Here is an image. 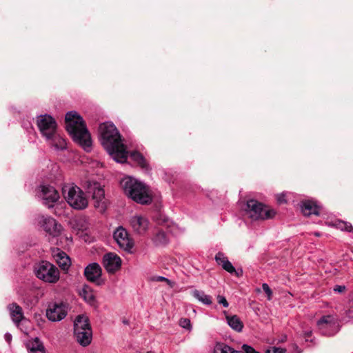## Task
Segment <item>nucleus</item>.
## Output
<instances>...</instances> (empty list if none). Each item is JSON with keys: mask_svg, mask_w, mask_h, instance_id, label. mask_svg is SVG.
Masks as SVG:
<instances>
[{"mask_svg": "<svg viewBox=\"0 0 353 353\" xmlns=\"http://www.w3.org/2000/svg\"><path fill=\"white\" fill-rule=\"evenodd\" d=\"M276 199L279 203H286L285 195L284 194H278Z\"/></svg>", "mask_w": 353, "mask_h": 353, "instance_id": "58836bf2", "label": "nucleus"}, {"mask_svg": "<svg viewBox=\"0 0 353 353\" xmlns=\"http://www.w3.org/2000/svg\"><path fill=\"white\" fill-rule=\"evenodd\" d=\"M335 226L342 231L353 233V226L350 223L343 221H337L335 223Z\"/></svg>", "mask_w": 353, "mask_h": 353, "instance_id": "c756f323", "label": "nucleus"}, {"mask_svg": "<svg viewBox=\"0 0 353 353\" xmlns=\"http://www.w3.org/2000/svg\"><path fill=\"white\" fill-rule=\"evenodd\" d=\"M37 196L42 203L48 208H53L60 198L58 191L53 186L46 184L39 187Z\"/></svg>", "mask_w": 353, "mask_h": 353, "instance_id": "9d476101", "label": "nucleus"}, {"mask_svg": "<svg viewBox=\"0 0 353 353\" xmlns=\"http://www.w3.org/2000/svg\"><path fill=\"white\" fill-rule=\"evenodd\" d=\"M262 289L264 291V292L267 294L268 299V300H271L272 295V291L270 289V288L269 287L268 284L265 283H263L262 284Z\"/></svg>", "mask_w": 353, "mask_h": 353, "instance_id": "72a5a7b5", "label": "nucleus"}, {"mask_svg": "<svg viewBox=\"0 0 353 353\" xmlns=\"http://www.w3.org/2000/svg\"><path fill=\"white\" fill-rule=\"evenodd\" d=\"M214 353H243L240 351L234 350L230 346L226 344H218L214 348Z\"/></svg>", "mask_w": 353, "mask_h": 353, "instance_id": "cd10ccee", "label": "nucleus"}, {"mask_svg": "<svg viewBox=\"0 0 353 353\" xmlns=\"http://www.w3.org/2000/svg\"><path fill=\"white\" fill-rule=\"evenodd\" d=\"M244 210L248 216L254 221L272 219L276 214L274 210L255 199L248 200Z\"/></svg>", "mask_w": 353, "mask_h": 353, "instance_id": "0eeeda50", "label": "nucleus"}, {"mask_svg": "<svg viewBox=\"0 0 353 353\" xmlns=\"http://www.w3.org/2000/svg\"><path fill=\"white\" fill-rule=\"evenodd\" d=\"M103 263L108 272L114 273L121 268V259L117 254L109 252L104 255Z\"/></svg>", "mask_w": 353, "mask_h": 353, "instance_id": "2eb2a0df", "label": "nucleus"}, {"mask_svg": "<svg viewBox=\"0 0 353 353\" xmlns=\"http://www.w3.org/2000/svg\"><path fill=\"white\" fill-rule=\"evenodd\" d=\"M68 305L63 302L50 303L46 310V317L52 322L63 320L68 314Z\"/></svg>", "mask_w": 353, "mask_h": 353, "instance_id": "9b49d317", "label": "nucleus"}, {"mask_svg": "<svg viewBox=\"0 0 353 353\" xmlns=\"http://www.w3.org/2000/svg\"><path fill=\"white\" fill-rule=\"evenodd\" d=\"M352 319H353V299L350 301L347 308L342 314L341 321L348 322Z\"/></svg>", "mask_w": 353, "mask_h": 353, "instance_id": "c85d7f7f", "label": "nucleus"}, {"mask_svg": "<svg viewBox=\"0 0 353 353\" xmlns=\"http://www.w3.org/2000/svg\"><path fill=\"white\" fill-rule=\"evenodd\" d=\"M62 194L68 205L75 210H84L88 205V199L84 192L74 183L64 184Z\"/></svg>", "mask_w": 353, "mask_h": 353, "instance_id": "39448f33", "label": "nucleus"}, {"mask_svg": "<svg viewBox=\"0 0 353 353\" xmlns=\"http://www.w3.org/2000/svg\"><path fill=\"white\" fill-rule=\"evenodd\" d=\"M130 224L135 232L142 234L148 230L149 221L143 216L134 215L130 219Z\"/></svg>", "mask_w": 353, "mask_h": 353, "instance_id": "dca6fc26", "label": "nucleus"}, {"mask_svg": "<svg viewBox=\"0 0 353 353\" xmlns=\"http://www.w3.org/2000/svg\"><path fill=\"white\" fill-rule=\"evenodd\" d=\"M34 353H46V350H40V351H35Z\"/></svg>", "mask_w": 353, "mask_h": 353, "instance_id": "37998d69", "label": "nucleus"}, {"mask_svg": "<svg viewBox=\"0 0 353 353\" xmlns=\"http://www.w3.org/2000/svg\"><path fill=\"white\" fill-rule=\"evenodd\" d=\"M234 274H235V275L238 277L242 276L243 274V270L241 269H239V270H236L235 269V272H234Z\"/></svg>", "mask_w": 353, "mask_h": 353, "instance_id": "79ce46f5", "label": "nucleus"}, {"mask_svg": "<svg viewBox=\"0 0 353 353\" xmlns=\"http://www.w3.org/2000/svg\"><path fill=\"white\" fill-rule=\"evenodd\" d=\"M130 159L136 162L141 168L144 169L148 168V164L144 157L137 151H133L130 153Z\"/></svg>", "mask_w": 353, "mask_h": 353, "instance_id": "bb28decb", "label": "nucleus"}, {"mask_svg": "<svg viewBox=\"0 0 353 353\" xmlns=\"http://www.w3.org/2000/svg\"><path fill=\"white\" fill-rule=\"evenodd\" d=\"M152 241L157 246L165 245L168 243L169 241L166 233L162 230H159L155 234Z\"/></svg>", "mask_w": 353, "mask_h": 353, "instance_id": "a878e982", "label": "nucleus"}, {"mask_svg": "<svg viewBox=\"0 0 353 353\" xmlns=\"http://www.w3.org/2000/svg\"><path fill=\"white\" fill-rule=\"evenodd\" d=\"M242 349L244 351V353H259L256 352L252 347L245 344L242 346Z\"/></svg>", "mask_w": 353, "mask_h": 353, "instance_id": "e433bc0d", "label": "nucleus"}, {"mask_svg": "<svg viewBox=\"0 0 353 353\" xmlns=\"http://www.w3.org/2000/svg\"><path fill=\"white\" fill-rule=\"evenodd\" d=\"M192 296L203 305H210L212 304V296L206 294L203 291L194 290L192 292Z\"/></svg>", "mask_w": 353, "mask_h": 353, "instance_id": "5701e85b", "label": "nucleus"}, {"mask_svg": "<svg viewBox=\"0 0 353 353\" xmlns=\"http://www.w3.org/2000/svg\"><path fill=\"white\" fill-rule=\"evenodd\" d=\"M74 336L83 347L89 345L92 339V331L88 318L83 314L78 315L74 321Z\"/></svg>", "mask_w": 353, "mask_h": 353, "instance_id": "423d86ee", "label": "nucleus"}, {"mask_svg": "<svg viewBox=\"0 0 353 353\" xmlns=\"http://www.w3.org/2000/svg\"><path fill=\"white\" fill-rule=\"evenodd\" d=\"M301 208L303 214L305 216H309L312 214H319L320 206L318 205L316 202L314 201L307 200L303 201L301 205Z\"/></svg>", "mask_w": 353, "mask_h": 353, "instance_id": "aec40b11", "label": "nucleus"}, {"mask_svg": "<svg viewBox=\"0 0 353 353\" xmlns=\"http://www.w3.org/2000/svg\"><path fill=\"white\" fill-rule=\"evenodd\" d=\"M80 295L83 297V299L89 304L92 305L95 302V295L92 290V288L85 285L82 288V290L80 292Z\"/></svg>", "mask_w": 353, "mask_h": 353, "instance_id": "b1692460", "label": "nucleus"}, {"mask_svg": "<svg viewBox=\"0 0 353 353\" xmlns=\"http://www.w3.org/2000/svg\"><path fill=\"white\" fill-rule=\"evenodd\" d=\"M312 336V331L311 330H307V331H305L303 332V336L305 339V341H308L309 340V338Z\"/></svg>", "mask_w": 353, "mask_h": 353, "instance_id": "a19ab883", "label": "nucleus"}, {"mask_svg": "<svg viewBox=\"0 0 353 353\" xmlns=\"http://www.w3.org/2000/svg\"><path fill=\"white\" fill-rule=\"evenodd\" d=\"M121 185L124 193L133 201L141 204H148L151 197L148 193L146 185L141 181L132 176L124 177L121 181Z\"/></svg>", "mask_w": 353, "mask_h": 353, "instance_id": "7ed1b4c3", "label": "nucleus"}, {"mask_svg": "<svg viewBox=\"0 0 353 353\" xmlns=\"http://www.w3.org/2000/svg\"><path fill=\"white\" fill-rule=\"evenodd\" d=\"M317 327L322 335L331 336L340 330L339 318L334 315H324L316 323Z\"/></svg>", "mask_w": 353, "mask_h": 353, "instance_id": "1a4fd4ad", "label": "nucleus"}, {"mask_svg": "<svg viewBox=\"0 0 353 353\" xmlns=\"http://www.w3.org/2000/svg\"><path fill=\"white\" fill-rule=\"evenodd\" d=\"M346 287L345 285H336L333 288V291L336 293L342 294L345 292Z\"/></svg>", "mask_w": 353, "mask_h": 353, "instance_id": "c9c22d12", "label": "nucleus"}, {"mask_svg": "<svg viewBox=\"0 0 353 353\" xmlns=\"http://www.w3.org/2000/svg\"><path fill=\"white\" fill-rule=\"evenodd\" d=\"M101 266L97 263H92L87 265L84 270V276L91 282L96 281L101 275Z\"/></svg>", "mask_w": 353, "mask_h": 353, "instance_id": "f3484780", "label": "nucleus"}, {"mask_svg": "<svg viewBox=\"0 0 353 353\" xmlns=\"http://www.w3.org/2000/svg\"><path fill=\"white\" fill-rule=\"evenodd\" d=\"M8 309L12 321L17 326H19L20 322L24 318L22 307L17 303H12L8 305Z\"/></svg>", "mask_w": 353, "mask_h": 353, "instance_id": "6ab92c4d", "label": "nucleus"}, {"mask_svg": "<svg viewBox=\"0 0 353 353\" xmlns=\"http://www.w3.org/2000/svg\"><path fill=\"white\" fill-rule=\"evenodd\" d=\"M23 299L28 307L34 305L37 303V299L35 297H30L28 294H26Z\"/></svg>", "mask_w": 353, "mask_h": 353, "instance_id": "2f4dec72", "label": "nucleus"}, {"mask_svg": "<svg viewBox=\"0 0 353 353\" xmlns=\"http://www.w3.org/2000/svg\"><path fill=\"white\" fill-rule=\"evenodd\" d=\"M36 276L45 283H56L60 279L59 269L52 263L42 261L34 268Z\"/></svg>", "mask_w": 353, "mask_h": 353, "instance_id": "6e6552de", "label": "nucleus"}, {"mask_svg": "<svg viewBox=\"0 0 353 353\" xmlns=\"http://www.w3.org/2000/svg\"><path fill=\"white\" fill-rule=\"evenodd\" d=\"M179 325L181 327L185 328L188 330H190L192 329V325H191L190 320L188 318L181 319L179 321Z\"/></svg>", "mask_w": 353, "mask_h": 353, "instance_id": "7c9ffc66", "label": "nucleus"}, {"mask_svg": "<svg viewBox=\"0 0 353 353\" xmlns=\"http://www.w3.org/2000/svg\"><path fill=\"white\" fill-rule=\"evenodd\" d=\"M37 125L41 135L46 141H50L57 149L63 148L65 145L63 140L59 141L60 147H58L56 143L57 140L59 139V135L57 133V123L52 116L48 114L38 116Z\"/></svg>", "mask_w": 353, "mask_h": 353, "instance_id": "20e7f679", "label": "nucleus"}, {"mask_svg": "<svg viewBox=\"0 0 353 353\" xmlns=\"http://www.w3.org/2000/svg\"><path fill=\"white\" fill-rule=\"evenodd\" d=\"M89 192H92V199L94 201V205L96 208L105 210L106 208L105 191L100 185L94 183L93 186L89 188Z\"/></svg>", "mask_w": 353, "mask_h": 353, "instance_id": "4468645a", "label": "nucleus"}, {"mask_svg": "<svg viewBox=\"0 0 353 353\" xmlns=\"http://www.w3.org/2000/svg\"><path fill=\"white\" fill-rule=\"evenodd\" d=\"M217 302L222 305L224 307H228L229 306V303L226 300L225 297L221 295H218L217 296Z\"/></svg>", "mask_w": 353, "mask_h": 353, "instance_id": "f704fd0d", "label": "nucleus"}, {"mask_svg": "<svg viewBox=\"0 0 353 353\" xmlns=\"http://www.w3.org/2000/svg\"><path fill=\"white\" fill-rule=\"evenodd\" d=\"M227 322L228 325L234 330L240 332L242 331L243 324L236 315L227 316Z\"/></svg>", "mask_w": 353, "mask_h": 353, "instance_id": "4be33fe9", "label": "nucleus"}, {"mask_svg": "<svg viewBox=\"0 0 353 353\" xmlns=\"http://www.w3.org/2000/svg\"><path fill=\"white\" fill-rule=\"evenodd\" d=\"M113 237L119 247L125 251L130 252L134 246V242L130 238L128 231L122 226L116 229Z\"/></svg>", "mask_w": 353, "mask_h": 353, "instance_id": "f8f14e48", "label": "nucleus"}, {"mask_svg": "<svg viewBox=\"0 0 353 353\" xmlns=\"http://www.w3.org/2000/svg\"><path fill=\"white\" fill-rule=\"evenodd\" d=\"M286 350L277 347H270L265 350V353H285Z\"/></svg>", "mask_w": 353, "mask_h": 353, "instance_id": "473e14b6", "label": "nucleus"}, {"mask_svg": "<svg viewBox=\"0 0 353 353\" xmlns=\"http://www.w3.org/2000/svg\"><path fill=\"white\" fill-rule=\"evenodd\" d=\"M53 257L59 266L63 270H68L70 265V258L68 254L60 249L57 248L53 251Z\"/></svg>", "mask_w": 353, "mask_h": 353, "instance_id": "a211bd4d", "label": "nucleus"}, {"mask_svg": "<svg viewBox=\"0 0 353 353\" xmlns=\"http://www.w3.org/2000/svg\"><path fill=\"white\" fill-rule=\"evenodd\" d=\"M101 143L111 157L118 163H124L127 161L128 154L123 149L121 134L115 125L106 121L102 123L99 127Z\"/></svg>", "mask_w": 353, "mask_h": 353, "instance_id": "f257e3e1", "label": "nucleus"}, {"mask_svg": "<svg viewBox=\"0 0 353 353\" xmlns=\"http://www.w3.org/2000/svg\"><path fill=\"white\" fill-rule=\"evenodd\" d=\"M154 281H159V282L160 281H165L168 285L172 286V281L170 280H169L168 279H167L164 276H157L154 277Z\"/></svg>", "mask_w": 353, "mask_h": 353, "instance_id": "4c0bfd02", "label": "nucleus"}, {"mask_svg": "<svg viewBox=\"0 0 353 353\" xmlns=\"http://www.w3.org/2000/svg\"><path fill=\"white\" fill-rule=\"evenodd\" d=\"M39 224L43 230L50 236L56 237L60 235L62 227L51 216H41L39 218Z\"/></svg>", "mask_w": 353, "mask_h": 353, "instance_id": "ddd939ff", "label": "nucleus"}, {"mask_svg": "<svg viewBox=\"0 0 353 353\" xmlns=\"http://www.w3.org/2000/svg\"><path fill=\"white\" fill-rule=\"evenodd\" d=\"M214 259L216 263L219 265H221L224 270L230 274H234V272H235V268L223 252H219L215 255Z\"/></svg>", "mask_w": 353, "mask_h": 353, "instance_id": "412c9836", "label": "nucleus"}, {"mask_svg": "<svg viewBox=\"0 0 353 353\" xmlns=\"http://www.w3.org/2000/svg\"><path fill=\"white\" fill-rule=\"evenodd\" d=\"M65 121L66 130L73 141L80 145L84 150L90 151L91 137L82 117L75 111H69L65 114Z\"/></svg>", "mask_w": 353, "mask_h": 353, "instance_id": "f03ea898", "label": "nucleus"}, {"mask_svg": "<svg viewBox=\"0 0 353 353\" xmlns=\"http://www.w3.org/2000/svg\"><path fill=\"white\" fill-rule=\"evenodd\" d=\"M27 348L29 350V353H34L35 351L45 350L42 341L38 337H35L33 340L30 341L27 344Z\"/></svg>", "mask_w": 353, "mask_h": 353, "instance_id": "393cba45", "label": "nucleus"}, {"mask_svg": "<svg viewBox=\"0 0 353 353\" xmlns=\"http://www.w3.org/2000/svg\"><path fill=\"white\" fill-rule=\"evenodd\" d=\"M12 334H10L9 332H6L5 334H4V339L6 342H8V343H10L11 341H12Z\"/></svg>", "mask_w": 353, "mask_h": 353, "instance_id": "ea45409f", "label": "nucleus"}]
</instances>
